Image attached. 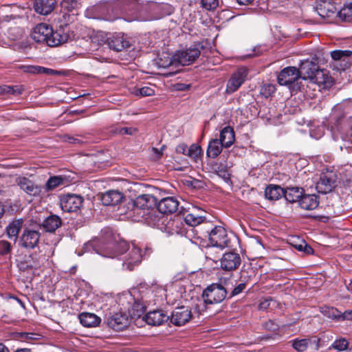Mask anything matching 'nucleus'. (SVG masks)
<instances>
[{"label":"nucleus","instance_id":"1","mask_svg":"<svg viewBox=\"0 0 352 352\" xmlns=\"http://www.w3.org/2000/svg\"><path fill=\"white\" fill-rule=\"evenodd\" d=\"M207 162L212 171L226 183H231V174L229 169L232 166V163L228 162L226 155H207Z\"/></svg>","mask_w":352,"mask_h":352},{"label":"nucleus","instance_id":"2","mask_svg":"<svg viewBox=\"0 0 352 352\" xmlns=\"http://www.w3.org/2000/svg\"><path fill=\"white\" fill-rule=\"evenodd\" d=\"M157 202V198L151 194L140 195L133 200L132 210L140 218L154 209Z\"/></svg>","mask_w":352,"mask_h":352},{"label":"nucleus","instance_id":"3","mask_svg":"<svg viewBox=\"0 0 352 352\" xmlns=\"http://www.w3.org/2000/svg\"><path fill=\"white\" fill-rule=\"evenodd\" d=\"M226 289L220 283H212L208 285L202 294L204 301L207 305L221 302L227 296Z\"/></svg>","mask_w":352,"mask_h":352},{"label":"nucleus","instance_id":"4","mask_svg":"<svg viewBox=\"0 0 352 352\" xmlns=\"http://www.w3.org/2000/svg\"><path fill=\"white\" fill-rule=\"evenodd\" d=\"M338 176L333 170L327 169L320 175L316 184V189L319 193L327 194L331 192L336 186Z\"/></svg>","mask_w":352,"mask_h":352},{"label":"nucleus","instance_id":"5","mask_svg":"<svg viewBox=\"0 0 352 352\" xmlns=\"http://www.w3.org/2000/svg\"><path fill=\"white\" fill-rule=\"evenodd\" d=\"M207 233L208 234L209 243L211 246L207 249L208 250H211L212 248H218L223 250L228 246L230 241L227 232L222 226H216L210 232H207Z\"/></svg>","mask_w":352,"mask_h":352},{"label":"nucleus","instance_id":"6","mask_svg":"<svg viewBox=\"0 0 352 352\" xmlns=\"http://www.w3.org/2000/svg\"><path fill=\"white\" fill-rule=\"evenodd\" d=\"M201 52L198 47H190L177 52L174 55V60L179 65H189L193 63L200 56Z\"/></svg>","mask_w":352,"mask_h":352},{"label":"nucleus","instance_id":"7","mask_svg":"<svg viewBox=\"0 0 352 352\" xmlns=\"http://www.w3.org/2000/svg\"><path fill=\"white\" fill-rule=\"evenodd\" d=\"M84 199L75 194L63 195L60 198V206L64 212H73L80 209Z\"/></svg>","mask_w":352,"mask_h":352},{"label":"nucleus","instance_id":"8","mask_svg":"<svg viewBox=\"0 0 352 352\" xmlns=\"http://www.w3.org/2000/svg\"><path fill=\"white\" fill-rule=\"evenodd\" d=\"M248 74V70L245 67H240L233 73L227 82L226 94H231L238 90L245 82Z\"/></svg>","mask_w":352,"mask_h":352},{"label":"nucleus","instance_id":"9","mask_svg":"<svg viewBox=\"0 0 352 352\" xmlns=\"http://www.w3.org/2000/svg\"><path fill=\"white\" fill-rule=\"evenodd\" d=\"M169 234H184L186 232L183 217L180 214L175 215L173 218L168 219L164 223L163 230Z\"/></svg>","mask_w":352,"mask_h":352},{"label":"nucleus","instance_id":"10","mask_svg":"<svg viewBox=\"0 0 352 352\" xmlns=\"http://www.w3.org/2000/svg\"><path fill=\"white\" fill-rule=\"evenodd\" d=\"M40 238L39 231L25 228L20 236L19 245L26 249H34L38 245Z\"/></svg>","mask_w":352,"mask_h":352},{"label":"nucleus","instance_id":"11","mask_svg":"<svg viewBox=\"0 0 352 352\" xmlns=\"http://www.w3.org/2000/svg\"><path fill=\"white\" fill-rule=\"evenodd\" d=\"M141 219H138V221H144L148 226L156 228L160 230H163V228H164V223L166 221V216L160 213L157 209H153L148 212L146 213L145 216H142L140 217Z\"/></svg>","mask_w":352,"mask_h":352},{"label":"nucleus","instance_id":"12","mask_svg":"<svg viewBox=\"0 0 352 352\" xmlns=\"http://www.w3.org/2000/svg\"><path fill=\"white\" fill-rule=\"evenodd\" d=\"M221 268L224 271L232 272L236 270L241 263V256L234 252H226L220 260Z\"/></svg>","mask_w":352,"mask_h":352},{"label":"nucleus","instance_id":"13","mask_svg":"<svg viewBox=\"0 0 352 352\" xmlns=\"http://www.w3.org/2000/svg\"><path fill=\"white\" fill-rule=\"evenodd\" d=\"M107 323L111 329L120 331L124 329L129 325V316L126 313L116 312L107 318Z\"/></svg>","mask_w":352,"mask_h":352},{"label":"nucleus","instance_id":"14","mask_svg":"<svg viewBox=\"0 0 352 352\" xmlns=\"http://www.w3.org/2000/svg\"><path fill=\"white\" fill-rule=\"evenodd\" d=\"M300 78L298 70L295 67H287L282 69L277 76L280 85H290Z\"/></svg>","mask_w":352,"mask_h":352},{"label":"nucleus","instance_id":"15","mask_svg":"<svg viewBox=\"0 0 352 352\" xmlns=\"http://www.w3.org/2000/svg\"><path fill=\"white\" fill-rule=\"evenodd\" d=\"M191 311L187 307L175 308L171 314L170 322L175 326H182L192 318Z\"/></svg>","mask_w":352,"mask_h":352},{"label":"nucleus","instance_id":"16","mask_svg":"<svg viewBox=\"0 0 352 352\" xmlns=\"http://www.w3.org/2000/svg\"><path fill=\"white\" fill-rule=\"evenodd\" d=\"M109 47L116 52H121L131 46L129 39L122 33H116L107 38Z\"/></svg>","mask_w":352,"mask_h":352},{"label":"nucleus","instance_id":"17","mask_svg":"<svg viewBox=\"0 0 352 352\" xmlns=\"http://www.w3.org/2000/svg\"><path fill=\"white\" fill-rule=\"evenodd\" d=\"M179 204V201L176 198L167 197L162 199L158 203L157 202L156 206L157 210L165 215L175 212L178 209Z\"/></svg>","mask_w":352,"mask_h":352},{"label":"nucleus","instance_id":"18","mask_svg":"<svg viewBox=\"0 0 352 352\" xmlns=\"http://www.w3.org/2000/svg\"><path fill=\"white\" fill-rule=\"evenodd\" d=\"M142 257L141 249L134 246L125 256L123 265L126 269L133 270L135 266L141 263Z\"/></svg>","mask_w":352,"mask_h":352},{"label":"nucleus","instance_id":"19","mask_svg":"<svg viewBox=\"0 0 352 352\" xmlns=\"http://www.w3.org/2000/svg\"><path fill=\"white\" fill-rule=\"evenodd\" d=\"M52 33V28L46 23L37 25L32 32L31 36L37 43H45L50 34Z\"/></svg>","mask_w":352,"mask_h":352},{"label":"nucleus","instance_id":"20","mask_svg":"<svg viewBox=\"0 0 352 352\" xmlns=\"http://www.w3.org/2000/svg\"><path fill=\"white\" fill-rule=\"evenodd\" d=\"M169 316L164 313L162 310H155L147 313L144 319L145 322L153 326H160L169 320Z\"/></svg>","mask_w":352,"mask_h":352},{"label":"nucleus","instance_id":"21","mask_svg":"<svg viewBox=\"0 0 352 352\" xmlns=\"http://www.w3.org/2000/svg\"><path fill=\"white\" fill-rule=\"evenodd\" d=\"M17 267L20 271L26 272L39 268L41 267V262L36 258V254H31L19 261L17 263Z\"/></svg>","mask_w":352,"mask_h":352},{"label":"nucleus","instance_id":"22","mask_svg":"<svg viewBox=\"0 0 352 352\" xmlns=\"http://www.w3.org/2000/svg\"><path fill=\"white\" fill-rule=\"evenodd\" d=\"M124 195L121 192L111 190L105 192L101 197V201L104 206H116L121 203L124 199Z\"/></svg>","mask_w":352,"mask_h":352},{"label":"nucleus","instance_id":"23","mask_svg":"<svg viewBox=\"0 0 352 352\" xmlns=\"http://www.w3.org/2000/svg\"><path fill=\"white\" fill-rule=\"evenodd\" d=\"M16 183L22 190L30 196H36L41 192L38 186L27 177H19Z\"/></svg>","mask_w":352,"mask_h":352},{"label":"nucleus","instance_id":"24","mask_svg":"<svg viewBox=\"0 0 352 352\" xmlns=\"http://www.w3.org/2000/svg\"><path fill=\"white\" fill-rule=\"evenodd\" d=\"M318 68V65L315 62L309 60H305L301 63L298 70L300 78L310 80Z\"/></svg>","mask_w":352,"mask_h":352},{"label":"nucleus","instance_id":"25","mask_svg":"<svg viewBox=\"0 0 352 352\" xmlns=\"http://www.w3.org/2000/svg\"><path fill=\"white\" fill-rule=\"evenodd\" d=\"M56 5V0H35V11L43 15H47L51 13Z\"/></svg>","mask_w":352,"mask_h":352},{"label":"nucleus","instance_id":"26","mask_svg":"<svg viewBox=\"0 0 352 352\" xmlns=\"http://www.w3.org/2000/svg\"><path fill=\"white\" fill-rule=\"evenodd\" d=\"M62 225V219L56 214H51L46 217L41 226L45 232H54Z\"/></svg>","mask_w":352,"mask_h":352},{"label":"nucleus","instance_id":"27","mask_svg":"<svg viewBox=\"0 0 352 352\" xmlns=\"http://www.w3.org/2000/svg\"><path fill=\"white\" fill-rule=\"evenodd\" d=\"M299 206L301 208L307 210L316 209L319 205V198L316 195L302 194L299 199Z\"/></svg>","mask_w":352,"mask_h":352},{"label":"nucleus","instance_id":"28","mask_svg":"<svg viewBox=\"0 0 352 352\" xmlns=\"http://www.w3.org/2000/svg\"><path fill=\"white\" fill-rule=\"evenodd\" d=\"M80 324L85 327H95L99 325L101 319L95 314L83 312L79 314Z\"/></svg>","mask_w":352,"mask_h":352},{"label":"nucleus","instance_id":"29","mask_svg":"<svg viewBox=\"0 0 352 352\" xmlns=\"http://www.w3.org/2000/svg\"><path fill=\"white\" fill-rule=\"evenodd\" d=\"M170 160L168 162H170L168 166L170 168L175 170L183 171L189 167V162L187 158L183 157V155H169Z\"/></svg>","mask_w":352,"mask_h":352},{"label":"nucleus","instance_id":"30","mask_svg":"<svg viewBox=\"0 0 352 352\" xmlns=\"http://www.w3.org/2000/svg\"><path fill=\"white\" fill-rule=\"evenodd\" d=\"M336 129L347 137H352V117L349 118H341L338 119L336 124Z\"/></svg>","mask_w":352,"mask_h":352},{"label":"nucleus","instance_id":"31","mask_svg":"<svg viewBox=\"0 0 352 352\" xmlns=\"http://www.w3.org/2000/svg\"><path fill=\"white\" fill-rule=\"evenodd\" d=\"M284 188L278 185L269 184L265 190V197L271 201H276L283 197Z\"/></svg>","mask_w":352,"mask_h":352},{"label":"nucleus","instance_id":"32","mask_svg":"<svg viewBox=\"0 0 352 352\" xmlns=\"http://www.w3.org/2000/svg\"><path fill=\"white\" fill-rule=\"evenodd\" d=\"M68 35L60 32H54L50 34L46 44L50 47H56L67 41Z\"/></svg>","mask_w":352,"mask_h":352},{"label":"nucleus","instance_id":"33","mask_svg":"<svg viewBox=\"0 0 352 352\" xmlns=\"http://www.w3.org/2000/svg\"><path fill=\"white\" fill-rule=\"evenodd\" d=\"M283 192V197L288 202H299V199L301 198L302 195L303 189L298 187H290L284 189Z\"/></svg>","mask_w":352,"mask_h":352},{"label":"nucleus","instance_id":"34","mask_svg":"<svg viewBox=\"0 0 352 352\" xmlns=\"http://www.w3.org/2000/svg\"><path fill=\"white\" fill-rule=\"evenodd\" d=\"M219 140L225 148L230 147L234 141V131L233 129L230 126L224 127L220 133Z\"/></svg>","mask_w":352,"mask_h":352},{"label":"nucleus","instance_id":"35","mask_svg":"<svg viewBox=\"0 0 352 352\" xmlns=\"http://www.w3.org/2000/svg\"><path fill=\"white\" fill-rule=\"evenodd\" d=\"M23 221L21 219L12 221L6 227V234L10 239H14L16 241L18 238L19 233L22 228Z\"/></svg>","mask_w":352,"mask_h":352},{"label":"nucleus","instance_id":"36","mask_svg":"<svg viewBox=\"0 0 352 352\" xmlns=\"http://www.w3.org/2000/svg\"><path fill=\"white\" fill-rule=\"evenodd\" d=\"M334 9L335 8L332 4L324 1L316 6V11L322 18H329L335 13Z\"/></svg>","mask_w":352,"mask_h":352},{"label":"nucleus","instance_id":"37","mask_svg":"<svg viewBox=\"0 0 352 352\" xmlns=\"http://www.w3.org/2000/svg\"><path fill=\"white\" fill-rule=\"evenodd\" d=\"M329 78L325 70L318 68L309 80L311 82L318 85H326L329 82Z\"/></svg>","mask_w":352,"mask_h":352},{"label":"nucleus","instance_id":"38","mask_svg":"<svg viewBox=\"0 0 352 352\" xmlns=\"http://www.w3.org/2000/svg\"><path fill=\"white\" fill-rule=\"evenodd\" d=\"M109 247L114 250V253L110 255L113 257L117 254H122L129 250V245L125 241H112L108 244Z\"/></svg>","mask_w":352,"mask_h":352},{"label":"nucleus","instance_id":"39","mask_svg":"<svg viewBox=\"0 0 352 352\" xmlns=\"http://www.w3.org/2000/svg\"><path fill=\"white\" fill-rule=\"evenodd\" d=\"M289 342L292 344L293 349L298 352H305L311 344L309 338H295L289 341Z\"/></svg>","mask_w":352,"mask_h":352},{"label":"nucleus","instance_id":"40","mask_svg":"<svg viewBox=\"0 0 352 352\" xmlns=\"http://www.w3.org/2000/svg\"><path fill=\"white\" fill-rule=\"evenodd\" d=\"M183 219L186 224L194 227L204 223L206 220V217L190 212L183 217Z\"/></svg>","mask_w":352,"mask_h":352},{"label":"nucleus","instance_id":"41","mask_svg":"<svg viewBox=\"0 0 352 352\" xmlns=\"http://www.w3.org/2000/svg\"><path fill=\"white\" fill-rule=\"evenodd\" d=\"M338 16L344 21H352V0H349L338 12Z\"/></svg>","mask_w":352,"mask_h":352},{"label":"nucleus","instance_id":"42","mask_svg":"<svg viewBox=\"0 0 352 352\" xmlns=\"http://www.w3.org/2000/svg\"><path fill=\"white\" fill-rule=\"evenodd\" d=\"M129 311L133 317L139 318L146 311V306L142 300H135Z\"/></svg>","mask_w":352,"mask_h":352},{"label":"nucleus","instance_id":"43","mask_svg":"<svg viewBox=\"0 0 352 352\" xmlns=\"http://www.w3.org/2000/svg\"><path fill=\"white\" fill-rule=\"evenodd\" d=\"M65 177L60 175L50 177L45 184V189L47 191L52 190L63 184Z\"/></svg>","mask_w":352,"mask_h":352},{"label":"nucleus","instance_id":"44","mask_svg":"<svg viewBox=\"0 0 352 352\" xmlns=\"http://www.w3.org/2000/svg\"><path fill=\"white\" fill-rule=\"evenodd\" d=\"M223 147L224 145L219 139H213L209 142L207 154H220Z\"/></svg>","mask_w":352,"mask_h":352},{"label":"nucleus","instance_id":"45","mask_svg":"<svg viewBox=\"0 0 352 352\" xmlns=\"http://www.w3.org/2000/svg\"><path fill=\"white\" fill-rule=\"evenodd\" d=\"M12 245L6 240H0V256L4 258H11L12 254Z\"/></svg>","mask_w":352,"mask_h":352},{"label":"nucleus","instance_id":"46","mask_svg":"<svg viewBox=\"0 0 352 352\" xmlns=\"http://www.w3.org/2000/svg\"><path fill=\"white\" fill-rule=\"evenodd\" d=\"M60 6L63 10L72 12L80 8V3L78 0H62Z\"/></svg>","mask_w":352,"mask_h":352},{"label":"nucleus","instance_id":"47","mask_svg":"<svg viewBox=\"0 0 352 352\" xmlns=\"http://www.w3.org/2000/svg\"><path fill=\"white\" fill-rule=\"evenodd\" d=\"M352 54L349 50H334L331 52V58L335 60H345Z\"/></svg>","mask_w":352,"mask_h":352},{"label":"nucleus","instance_id":"48","mask_svg":"<svg viewBox=\"0 0 352 352\" xmlns=\"http://www.w3.org/2000/svg\"><path fill=\"white\" fill-rule=\"evenodd\" d=\"M133 93L135 96H151L154 94L155 91L150 87H143L141 88H135Z\"/></svg>","mask_w":352,"mask_h":352},{"label":"nucleus","instance_id":"49","mask_svg":"<svg viewBox=\"0 0 352 352\" xmlns=\"http://www.w3.org/2000/svg\"><path fill=\"white\" fill-rule=\"evenodd\" d=\"M324 314L330 318L340 321V316L341 311L335 307H326Z\"/></svg>","mask_w":352,"mask_h":352},{"label":"nucleus","instance_id":"50","mask_svg":"<svg viewBox=\"0 0 352 352\" xmlns=\"http://www.w3.org/2000/svg\"><path fill=\"white\" fill-rule=\"evenodd\" d=\"M276 91L275 85L272 84L263 85L261 89V94L265 98L270 97Z\"/></svg>","mask_w":352,"mask_h":352},{"label":"nucleus","instance_id":"51","mask_svg":"<svg viewBox=\"0 0 352 352\" xmlns=\"http://www.w3.org/2000/svg\"><path fill=\"white\" fill-rule=\"evenodd\" d=\"M349 346V342L345 338H340L336 340L331 344V347L338 351H344L347 349Z\"/></svg>","mask_w":352,"mask_h":352},{"label":"nucleus","instance_id":"52","mask_svg":"<svg viewBox=\"0 0 352 352\" xmlns=\"http://www.w3.org/2000/svg\"><path fill=\"white\" fill-rule=\"evenodd\" d=\"M219 5L218 0H201V6L206 10H214Z\"/></svg>","mask_w":352,"mask_h":352},{"label":"nucleus","instance_id":"53","mask_svg":"<svg viewBox=\"0 0 352 352\" xmlns=\"http://www.w3.org/2000/svg\"><path fill=\"white\" fill-rule=\"evenodd\" d=\"M294 248L300 252H303L307 254H311L314 252L313 248L309 245L305 241H302L300 243L294 245Z\"/></svg>","mask_w":352,"mask_h":352},{"label":"nucleus","instance_id":"54","mask_svg":"<svg viewBox=\"0 0 352 352\" xmlns=\"http://www.w3.org/2000/svg\"><path fill=\"white\" fill-rule=\"evenodd\" d=\"M177 63L174 60V56L171 58H168V60L166 61H163L162 58H159L157 60V65L159 67L162 68H167L170 69V67H173L175 64Z\"/></svg>","mask_w":352,"mask_h":352},{"label":"nucleus","instance_id":"55","mask_svg":"<svg viewBox=\"0 0 352 352\" xmlns=\"http://www.w3.org/2000/svg\"><path fill=\"white\" fill-rule=\"evenodd\" d=\"M246 283L243 282L238 284L231 292L230 296H228L229 298H231L235 296H237L240 294L246 287Z\"/></svg>","mask_w":352,"mask_h":352},{"label":"nucleus","instance_id":"56","mask_svg":"<svg viewBox=\"0 0 352 352\" xmlns=\"http://www.w3.org/2000/svg\"><path fill=\"white\" fill-rule=\"evenodd\" d=\"M41 66L28 65L24 67V72L30 74H41Z\"/></svg>","mask_w":352,"mask_h":352},{"label":"nucleus","instance_id":"57","mask_svg":"<svg viewBox=\"0 0 352 352\" xmlns=\"http://www.w3.org/2000/svg\"><path fill=\"white\" fill-rule=\"evenodd\" d=\"M4 91L7 94H13L16 96L21 94V90L17 86H8L4 89Z\"/></svg>","mask_w":352,"mask_h":352},{"label":"nucleus","instance_id":"58","mask_svg":"<svg viewBox=\"0 0 352 352\" xmlns=\"http://www.w3.org/2000/svg\"><path fill=\"white\" fill-rule=\"evenodd\" d=\"M137 132V129L135 128L132 127H122L120 128L118 131V133L121 135L126 134V135H133Z\"/></svg>","mask_w":352,"mask_h":352},{"label":"nucleus","instance_id":"59","mask_svg":"<svg viewBox=\"0 0 352 352\" xmlns=\"http://www.w3.org/2000/svg\"><path fill=\"white\" fill-rule=\"evenodd\" d=\"M188 151V154H201V147L197 144H192L189 147Z\"/></svg>","mask_w":352,"mask_h":352},{"label":"nucleus","instance_id":"60","mask_svg":"<svg viewBox=\"0 0 352 352\" xmlns=\"http://www.w3.org/2000/svg\"><path fill=\"white\" fill-rule=\"evenodd\" d=\"M340 321L344 320H352V310H346L344 312L342 313L340 316Z\"/></svg>","mask_w":352,"mask_h":352},{"label":"nucleus","instance_id":"61","mask_svg":"<svg viewBox=\"0 0 352 352\" xmlns=\"http://www.w3.org/2000/svg\"><path fill=\"white\" fill-rule=\"evenodd\" d=\"M187 148V145L184 143L178 144L175 148L177 154H185Z\"/></svg>","mask_w":352,"mask_h":352},{"label":"nucleus","instance_id":"62","mask_svg":"<svg viewBox=\"0 0 352 352\" xmlns=\"http://www.w3.org/2000/svg\"><path fill=\"white\" fill-rule=\"evenodd\" d=\"M265 327L271 331H276L278 329V324H275L272 320H269L265 323Z\"/></svg>","mask_w":352,"mask_h":352},{"label":"nucleus","instance_id":"63","mask_svg":"<svg viewBox=\"0 0 352 352\" xmlns=\"http://www.w3.org/2000/svg\"><path fill=\"white\" fill-rule=\"evenodd\" d=\"M58 73V71H56V70H54V69H52L50 68L41 67V74H45L47 75H55V74H57Z\"/></svg>","mask_w":352,"mask_h":352},{"label":"nucleus","instance_id":"64","mask_svg":"<svg viewBox=\"0 0 352 352\" xmlns=\"http://www.w3.org/2000/svg\"><path fill=\"white\" fill-rule=\"evenodd\" d=\"M175 87L177 90L179 91H186L189 89L190 87V85L188 84H184V83H177L175 85Z\"/></svg>","mask_w":352,"mask_h":352}]
</instances>
